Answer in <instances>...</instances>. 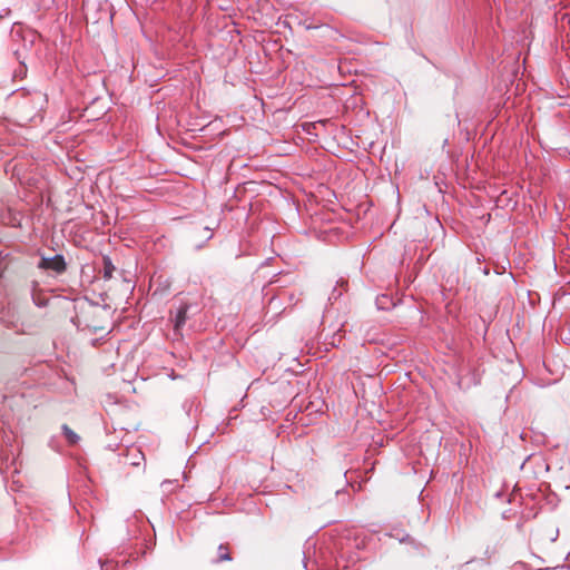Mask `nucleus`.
<instances>
[{"label": "nucleus", "instance_id": "f257e3e1", "mask_svg": "<svg viewBox=\"0 0 570 570\" xmlns=\"http://www.w3.org/2000/svg\"><path fill=\"white\" fill-rule=\"evenodd\" d=\"M40 268L52 269L57 273H61L66 268L65 259L61 255H56L49 258H41L39 263Z\"/></svg>", "mask_w": 570, "mask_h": 570}, {"label": "nucleus", "instance_id": "f03ea898", "mask_svg": "<svg viewBox=\"0 0 570 570\" xmlns=\"http://www.w3.org/2000/svg\"><path fill=\"white\" fill-rule=\"evenodd\" d=\"M187 306H181L175 316V330L178 331L186 322Z\"/></svg>", "mask_w": 570, "mask_h": 570}, {"label": "nucleus", "instance_id": "7ed1b4c3", "mask_svg": "<svg viewBox=\"0 0 570 570\" xmlns=\"http://www.w3.org/2000/svg\"><path fill=\"white\" fill-rule=\"evenodd\" d=\"M62 433L70 444H76L79 441V435L75 433L68 425H62Z\"/></svg>", "mask_w": 570, "mask_h": 570}, {"label": "nucleus", "instance_id": "20e7f679", "mask_svg": "<svg viewBox=\"0 0 570 570\" xmlns=\"http://www.w3.org/2000/svg\"><path fill=\"white\" fill-rule=\"evenodd\" d=\"M114 266L111 265V262L109 259L105 261V268H104V277L109 279L112 276Z\"/></svg>", "mask_w": 570, "mask_h": 570}, {"label": "nucleus", "instance_id": "39448f33", "mask_svg": "<svg viewBox=\"0 0 570 570\" xmlns=\"http://www.w3.org/2000/svg\"><path fill=\"white\" fill-rule=\"evenodd\" d=\"M218 551H219V558L218 559L220 561H228V560H230V556L226 551V547H224L223 544L219 546Z\"/></svg>", "mask_w": 570, "mask_h": 570}]
</instances>
